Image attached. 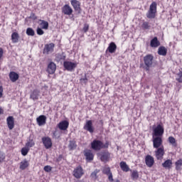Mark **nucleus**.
Here are the masks:
<instances>
[{"instance_id": "38", "label": "nucleus", "mask_w": 182, "mask_h": 182, "mask_svg": "<svg viewBox=\"0 0 182 182\" xmlns=\"http://www.w3.org/2000/svg\"><path fill=\"white\" fill-rule=\"evenodd\" d=\"M142 29H146L149 30L150 29V28H151V26H150V24L149 23V22L145 21L142 23L141 26Z\"/></svg>"}, {"instance_id": "41", "label": "nucleus", "mask_w": 182, "mask_h": 182, "mask_svg": "<svg viewBox=\"0 0 182 182\" xmlns=\"http://www.w3.org/2000/svg\"><path fill=\"white\" fill-rule=\"evenodd\" d=\"M33 146H35L33 141H28L26 144V147H27V149H31V147H33Z\"/></svg>"}, {"instance_id": "18", "label": "nucleus", "mask_w": 182, "mask_h": 182, "mask_svg": "<svg viewBox=\"0 0 182 182\" xmlns=\"http://www.w3.org/2000/svg\"><path fill=\"white\" fill-rule=\"evenodd\" d=\"M100 160L101 161H103L104 163H107V161H109L110 160V153L109 152H102L100 154Z\"/></svg>"}, {"instance_id": "3", "label": "nucleus", "mask_w": 182, "mask_h": 182, "mask_svg": "<svg viewBox=\"0 0 182 182\" xmlns=\"http://www.w3.org/2000/svg\"><path fill=\"white\" fill-rule=\"evenodd\" d=\"M154 59V57L151 54H148L144 57V63L145 66L144 68L145 70L149 71L150 70V68L153 66V60Z\"/></svg>"}, {"instance_id": "2", "label": "nucleus", "mask_w": 182, "mask_h": 182, "mask_svg": "<svg viewBox=\"0 0 182 182\" xmlns=\"http://www.w3.org/2000/svg\"><path fill=\"white\" fill-rule=\"evenodd\" d=\"M156 14H157V3L154 1L149 6V10L146 14V18L149 19H154L156 18Z\"/></svg>"}, {"instance_id": "32", "label": "nucleus", "mask_w": 182, "mask_h": 182, "mask_svg": "<svg viewBox=\"0 0 182 182\" xmlns=\"http://www.w3.org/2000/svg\"><path fill=\"white\" fill-rule=\"evenodd\" d=\"M28 36H35V31L32 28H28L26 31Z\"/></svg>"}, {"instance_id": "39", "label": "nucleus", "mask_w": 182, "mask_h": 182, "mask_svg": "<svg viewBox=\"0 0 182 182\" xmlns=\"http://www.w3.org/2000/svg\"><path fill=\"white\" fill-rule=\"evenodd\" d=\"M176 80L179 83H182V72L180 71L178 73L176 74Z\"/></svg>"}, {"instance_id": "24", "label": "nucleus", "mask_w": 182, "mask_h": 182, "mask_svg": "<svg viewBox=\"0 0 182 182\" xmlns=\"http://www.w3.org/2000/svg\"><path fill=\"white\" fill-rule=\"evenodd\" d=\"M39 90H34L30 95L31 99L33 100H38V99H39Z\"/></svg>"}, {"instance_id": "42", "label": "nucleus", "mask_w": 182, "mask_h": 182, "mask_svg": "<svg viewBox=\"0 0 182 182\" xmlns=\"http://www.w3.org/2000/svg\"><path fill=\"white\" fill-rule=\"evenodd\" d=\"M43 170L46 173H50V171H52V168L50 167V166L47 165V166H44Z\"/></svg>"}, {"instance_id": "26", "label": "nucleus", "mask_w": 182, "mask_h": 182, "mask_svg": "<svg viewBox=\"0 0 182 182\" xmlns=\"http://www.w3.org/2000/svg\"><path fill=\"white\" fill-rule=\"evenodd\" d=\"M119 166L122 171H125L126 173H127V171L130 170V168H129V166L127 165V164H126L125 161H121Z\"/></svg>"}, {"instance_id": "19", "label": "nucleus", "mask_w": 182, "mask_h": 182, "mask_svg": "<svg viewBox=\"0 0 182 182\" xmlns=\"http://www.w3.org/2000/svg\"><path fill=\"white\" fill-rule=\"evenodd\" d=\"M58 127L60 130H68V127H69V122L66 120L62 121L58 123Z\"/></svg>"}, {"instance_id": "8", "label": "nucleus", "mask_w": 182, "mask_h": 182, "mask_svg": "<svg viewBox=\"0 0 182 182\" xmlns=\"http://www.w3.org/2000/svg\"><path fill=\"white\" fill-rule=\"evenodd\" d=\"M155 151V156L157 160H163V156H164V146H162L160 148H156Z\"/></svg>"}, {"instance_id": "36", "label": "nucleus", "mask_w": 182, "mask_h": 182, "mask_svg": "<svg viewBox=\"0 0 182 182\" xmlns=\"http://www.w3.org/2000/svg\"><path fill=\"white\" fill-rule=\"evenodd\" d=\"M41 26L42 29H48L49 28V23L48 21H45L44 20L41 21Z\"/></svg>"}, {"instance_id": "51", "label": "nucleus", "mask_w": 182, "mask_h": 182, "mask_svg": "<svg viewBox=\"0 0 182 182\" xmlns=\"http://www.w3.org/2000/svg\"><path fill=\"white\" fill-rule=\"evenodd\" d=\"M4 92V88L2 86H0V99L2 97V93Z\"/></svg>"}, {"instance_id": "17", "label": "nucleus", "mask_w": 182, "mask_h": 182, "mask_svg": "<svg viewBox=\"0 0 182 182\" xmlns=\"http://www.w3.org/2000/svg\"><path fill=\"white\" fill-rule=\"evenodd\" d=\"M84 156H85L87 161H92L95 157L92 150L90 149L84 151Z\"/></svg>"}, {"instance_id": "22", "label": "nucleus", "mask_w": 182, "mask_h": 182, "mask_svg": "<svg viewBox=\"0 0 182 182\" xmlns=\"http://www.w3.org/2000/svg\"><path fill=\"white\" fill-rule=\"evenodd\" d=\"M9 76L10 80H11L13 82H16V80L19 79V75H18V73L14 71L10 72Z\"/></svg>"}, {"instance_id": "7", "label": "nucleus", "mask_w": 182, "mask_h": 182, "mask_svg": "<svg viewBox=\"0 0 182 182\" xmlns=\"http://www.w3.org/2000/svg\"><path fill=\"white\" fill-rule=\"evenodd\" d=\"M83 174H85V173L83 172V168L80 166H77L73 171V176L75 178H80Z\"/></svg>"}, {"instance_id": "46", "label": "nucleus", "mask_w": 182, "mask_h": 182, "mask_svg": "<svg viewBox=\"0 0 182 182\" xmlns=\"http://www.w3.org/2000/svg\"><path fill=\"white\" fill-rule=\"evenodd\" d=\"M36 32H37L38 35H43V33H45L43 30H42V28H38L36 30Z\"/></svg>"}, {"instance_id": "48", "label": "nucleus", "mask_w": 182, "mask_h": 182, "mask_svg": "<svg viewBox=\"0 0 182 182\" xmlns=\"http://www.w3.org/2000/svg\"><path fill=\"white\" fill-rule=\"evenodd\" d=\"M108 176V179H109V181H113V174L112 173V172L107 175Z\"/></svg>"}, {"instance_id": "45", "label": "nucleus", "mask_w": 182, "mask_h": 182, "mask_svg": "<svg viewBox=\"0 0 182 182\" xmlns=\"http://www.w3.org/2000/svg\"><path fill=\"white\" fill-rule=\"evenodd\" d=\"M5 160V154L0 152V163H2Z\"/></svg>"}, {"instance_id": "23", "label": "nucleus", "mask_w": 182, "mask_h": 182, "mask_svg": "<svg viewBox=\"0 0 182 182\" xmlns=\"http://www.w3.org/2000/svg\"><path fill=\"white\" fill-rule=\"evenodd\" d=\"M150 46L151 48H159V46H160V41H159L157 37H154L152 40H151Z\"/></svg>"}, {"instance_id": "44", "label": "nucleus", "mask_w": 182, "mask_h": 182, "mask_svg": "<svg viewBox=\"0 0 182 182\" xmlns=\"http://www.w3.org/2000/svg\"><path fill=\"white\" fill-rule=\"evenodd\" d=\"M82 31H83V32H85V33H86V32H87V31H89V24L85 23Z\"/></svg>"}, {"instance_id": "34", "label": "nucleus", "mask_w": 182, "mask_h": 182, "mask_svg": "<svg viewBox=\"0 0 182 182\" xmlns=\"http://www.w3.org/2000/svg\"><path fill=\"white\" fill-rule=\"evenodd\" d=\"M168 142L172 144L174 147L177 146V143L176 142V139L173 136H169L168 138Z\"/></svg>"}, {"instance_id": "4", "label": "nucleus", "mask_w": 182, "mask_h": 182, "mask_svg": "<svg viewBox=\"0 0 182 182\" xmlns=\"http://www.w3.org/2000/svg\"><path fill=\"white\" fill-rule=\"evenodd\" d=\"M164 134V126L163 124H159L156 127H153L152 136L156 137H163Z\"/></svg>"}, {"instance_id": "5", "label": "nucleus", "mask_w": 182, "mask_h": 182, "mask_svg": "<svg viewBox=\"0 0 182 182\" xmlns=\"http://www.w3.org/2000/svg\"><path fill=\"white\" fill-rule=\"evenodd\" d=\"M153 147L154 149H159L162 146L163 139L161 136H154L152 137Z\"/></svg>"}, {"instance_id": "16", "label": "nucleus", "mask_w": 182, "mask_h": 182, "mask_svg": "<svg viewBox=\"0 0 182 182\" xmlns=\"http://www.w3.org/2000/svg\"><path fill=\"white\" fill-rule=\"evenodd\" d=\"M6 122L9 130H12V129L15 127V121L14 117L9 116V117H7Z\"/></svg>"}, {"instance_id": "35", "label": "nucleus", "mask_w": 182, "mask_h": 182, "mask_svg": "<svg viewBox=\"0 0 182 182\" xmlns=\"http://www.w3.org/2000/svg\"><path fill=\"white\" fill-rule=\"evenodd\" d=\"M175 166H176V170H177L178 171L181 170L182 160L181 159L178 160L175 163Z\"/></svg>"}, {"instance_id": "28", "label": "nucleus", "mask_w": 182, "mask_h": 182, "mask_svg": "<svg viewBox=\"0 0 182 182\" xmlns=\"http://www.w3.org/2000/svg\"><path fill=\"white\" fill-rule=\"evenodd\" d=\"M171 166H173V161L171 159H167L162 164L164 168H171Z\"/></svg>"}, {"instance_id": "20", "label": "nucleus", "mask_w": 182, "mask_h": 182, "mask_svg": "<svg viewBox=\"0 0 182 182\" xmlns=\"http://www.w3.org/2000/svg\"><path fill=\"white\" fill-rule=\"evenodd\" d=\"M36 122L38 126H44V124H46V116L40 115L38 117H37Z\"/></svg>"}, {"instance_id": "53", "label": "nucleus", "mask_w": 182, "mask_h": 182, "mask_svg": "<svg viewBox=\"0 0 182 182\" xmlns=\"http://www.w3.org/2000/svg\"><path fill=\"white\" fill-rule=\"evenodd\" d=\"M110 182H120V181L119 179H116L115 181L113 180V181H110Z\"/></svg>"}, {"instance_id": "10", "label": "nucleus", "mask_w": 182, "mask_h": 182, "mask_svg": "<svg viewBox=\"0 0 182 182\" xmlns=\"http://www.w3.org/2000/svg\"><path fill=\"white\" fill-rule=\"evenodd\" d=\"M53 49H55V43L46 44L43 52L46 53V55H49V53L53 52Z\"/></svg>"}, {"instance_id": "40", "label": "nucleus", "mask_w": 182, "mask_h": 182, "mask_svg": "<svg viewBox=\"0 0 182 182\" xmlns=\"http://www.w3.org/2000/svg\"><path fill=\"white\" fill-rule=\"evenodd\" d=\"M29 153V149L28 147H23L21 149L22 156H26Z\"/></svg>"}, {"instance_id": "30", "label": "nucleus", "mask_w": 182, "mask_h": 182, "mask_svg": "<svg viewBox=\"0 0 182 182\" xmlns=\"http://www.w3.org/2000/svg\"><path fill=\"white\" fill-rule=\"evenodd\" d=\"M76 147H77V145L76 144V141L75 140L69 141V144H68L69 150L70 151L75 150Z\"/></svg>"}, {"instance_id": "31", "label": "nucleus", "mask_w": 182, "mask_h": 182, "mask_svg": "<svg viewBox=\"0 0 182 182\" xmlns=\"http://www.w3.org/2000/svg\"><path fill=\"white\" fill-rule=\"evenodd\" d=\"M100 173V170L99 169H95L93 172L91 173L90 174V178H92V180H93L94 181H96V180H97V173Z\"/></svg>"}, {"instance_id": "37", "label": "nucleus", "mask_w": 182, "mask_h": 182, "mask_svg": "<svg viewBox=\"0 0 182 182\" xmlns=\"http://www.w3.org/2000/svg\"><path fill=\"white\" fill-rule=\"evenodd\" d=\"M131 177L132 180H137V178H139V172L137 171H133Z\"/></svg>"}, {"instance_id": "43", "label": "nucleus", "mask_w": 182, "mask_h": 182, "mask_svg": "<svg viewBox=\"0 0 182 182\" xmlns=\"http://www.w3.org/2000/svg\"><path fill=\"white\" fill-rule=\"evenodd\" d=\"M102 173L108 176V174H110L112 171H110V168H105L103 169Z\"/></svg>"}, {"instance_id": "15", "label": "nucleus", "mask_w": 182, "mask_h": 182, "mask_svg": "<svg viewBox=\"0 0 182 182\" xmlns=\"http://www.w3.org/2000/svg\"><path fill=\"white\" fill-rule=\"evenodd\" d=\"M56 70V64L53 62H50L47 68V72L49 73V75H53Z\"/></svg>"}, {"instance_id": "50", "label": "nucleus", "mask_w": 182, "mask_h": 182, "mask_svg": "<svg viewBox=\"0 0 182 182\" xmlns=\"http://www.w3.org/2000/svg\"><path fill=\"white\" fill-rule=\"evenodd\" d=\"M4 56V49L2 48H0V59Z\"/></svg>"}, {"instance_id": "52", "label": "nucleus", "mask_w": 182, "mask_h": 182, "mask_svg": "<svg viewBox=\"0 0 182 182\" xmlns=\"http://www.w3.org/2000/svg\"><path fill=\"white\" fill-rule=\"evenodd\" d=\"M0 114H4V109L0 107Z\"/></svg>"}, {"instance_id": "29", "label": "nucleus", "mask_w": 182, "mask_h": 182, "mask_svg": "<svg viewBox=\"0 0 182 182\" xmlns=\"http://www.w3.org/2000/svg\"><path fill=\"white\" fill-rule=\"evenodd\" d=\"M11 40L13 43H18L19 41V34L18 33L14 32L11 34Z\"/></svg>"}, {"instance_id": "14", "label": "nucleus", "mask_w": 182, "mask_h": 182, "mask_svg": "<svg viewBox=\"0 0 182 182\" xmlns=\"http://www.w3.org/2000/svg\"><path fill=\"white\" fill-rule=\"evenodd\" d=\"M71 5L76 12H78V14H80V12H81L80 2H79V1L71 0Z\"/></svg>"}, {"instance_id": "1", "label": "nucleus", "mask_w": 182, "mask_h": 182, "mask_svg": "<svg viewBox=\"0 0 182 182\" xmlns=\"http://www.w3.org/2000/svg\"><path fill=\"white\" fill-rule=\"evenodd\" d=\"M109 148V142H106L105 144L103 142L99 140H94L91 143V149L95 150V151H99L102 150V149H108Z\"/></svg>"}, {"instance_id": "49", "label": "nucleus", "mask_w": 182, "mask_h": 182, "mask_svg": "<svg viewBox=\"0 0 182 182\" xmlns=\"http://www.w3.org/2000/svg\"><path fill=\"white\" fill-rule=\"evenodd\" d=\"M30 18H31V19H33V21H35L36 19L38 18L36 17V15H35V14H33V13H31V14Z\"/></svg>"}, {"instance_id": "27", "label": "nucleus", "mask_w": 182, "mask_h": 182, "mask_svg": "<svg viewBox=\"0 0 182 182\" xmlns=\"http://www.w3.org/2000/svg\"><path fill=\"white\" fill-rule=\"evenodd\" d=\"M158 54L161 56H166L167 55V48L164 46H161L158 49Z\"/></svg>"}, {"instance_id": "21", "label": "nucleus", "mask_w": 182, "mask_h": 182, "mask_svg": "<svg viewBox=\"0 0 182 182\" xmlns=\"http://www.w3.org/2000/svg\"><path fill=\"white\" fill-rule=\"evenodd\" d=\"M116 49H117V46H116L114 42H112L109 44L106 52H109V53H114V52H116Z\"/></svg>"}, {"instance_id": "6", "label": "nucleus", "mask_w": 182, "mask_h": 182, "mask_svg": "<svg viewBox=\"0 0 182 182\" xmlns=\"http://www.w3.org/2000/svg\"><path fill=\"white\" fill-rule=\"evenodd\" d=\"M63 66L65 69H66V70L72 72L76 68L77 64L70 61H65L63 63Z\"/></svg>"}, {"instance_id": "25", "label": "nucleus", "mask_w": 182, "mask_h": 182, "mask_svg": "<svg viewBox=\"0 0 182 182\" xmlns=\"http://www.w3.org/2000/svg\"><path fill=\"white\" fill-rule=\"evenodd\" d=\"M28 167H29V162L26 159L20 163V170H26Z\"/></svg>"}, {"instance_id": "13", "label": "nucleus", "mask_w": 182, "mask_h": 182, "mask_svg": "<svg viewBox=\"0 0 182 182\" xmlns=\"http://www.w3.org/2000/svg\"><path fill=\"white\" fill-rule=\"evenodd\" d=\"M145 163L147 167H153L154 165V158L151 155H147L145 158Z\"/></svg>"}, {"instance_id": "47", "label": "nucleus", "mask_w": 182, "mask_h": 182, "mask_svg": "<svg viewBox=\"0 0 182 182\" xmlns=\"http://www.w3.org/2000/svg\"><path fill=\"white\" fill-rule=\"evenodd\" d=\"M80 82H81V83H84V85H86V83H87V77L85 76V77L80 79Z\"/></svg>"}, {"instance_id": "9", "label": "nucleus", "mask_w": 182, "mask_h": 182, "mask_svg": "<svg viewBox=\"0 0 182 182\" xmlns=\"http://www.w3.org/2000/svg\"><path fill=\"white\" fill-rule=\"evenodd\" d=\"M84 130H87L90 133H93L95 132V127H93V122L92 120H87L85 124L84 125Z\"/></svg>"}, {"instance_id": "11", "label": "nucleus", "mask_w": 182, "mask_h": 182, "mask_svg": "<svg viewBox=\"0 0 182 182\" xmlns=\"http://www.w3.org/2000/svg\"><path fill=\"white\" fill-rule=\"evenodd\" d=\"M62 12L63 14H64V15H68V16H70V15L73 14V9L68 4H65L62 8Z\"/></svg>"}, {"instance_id": "33", "label": "nucleus", "mask_w": 182, "mask_h": 182, "mask_svg": "<svg viewBox=\"0 0 182 182\" xmlns=\"http://www.w3.org/2000/svg\"><path fill=\"white\" fill-rule=\"evenodd\" d=\"M56 60L59 62L60 60H65V59H66V56L65 55V54L62 53H58L56 55Z\"/></svg>"}, {"instance_id": "12", "label": "nucleus", "mask_w": 182, "mask_h": 182, "mask_svg": "<svg viewBox=\"0 0 182 182\" xmlns=\"http://www.w3.org/2000/svg\"><path fill=\"white\" fill-rule=\"evenodd\" d=\"M42 142L46 149H50L52 147V139L49 136L43 137Z\"/></svg>"}]
</instances>
